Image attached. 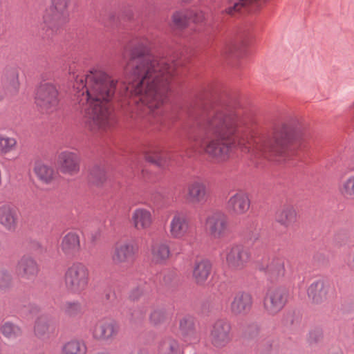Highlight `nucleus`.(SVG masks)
I'll return each instance as SVG.
<instances>
[{
    "instance_id": "obj_34",
    "label": "nucleus",
    "mask_w": 354,
    "mask_h": 354,
    "mask_svg": "<svg viewBox=\"0 0 354 354\" xmlns=\"http://www.w3.org/2000/svg\"><path fill=\"white\" fill-rule=\"evenodd\" d=\"M171 21L174 26L184 28L189 21L188 10L175 11L171 15Z\"/></svg>"
},
{
    "instance_id": "obj_9",
    "label": "nucleus",
    "mask_w": 354,
    "mask_h": 354,
    "mask_svg": "<svg viewBox=\"0 0 354 354\" xmlns=\"http://www.w3.org/2000/svg\"><path fill=\"white\" fill-rule=\"evenodd\" d=\"M287 301L286 292L280 288H269L264 297L263 308L270 315L279 313L285 306Z\"/></svg>"
},
{
    "instance_id": "obj_17",
    "label": "nucleus",
    "mask_w": 354,
    "mask_h": 354,
    "mask_svg": "<svg viewBox=\"0 0 354 354\" xmlns=\"http://www.w3.org/2000/svg\"><path fill=\"white\" fill-rule=\"evenodd\" d=\"M206 196V185L203 181L196 180L187 185L184 198L188 203L198 204L205 201Z\"/></svg>"
},
{
    "instance_id": "obj_38",
    "label": "nucleus",
    "mask_w": 354,
    "mask_h": 354,
    "mask_svg": "<svg viewBox=\"0 0 354 354\" xmlns=\"http://www.w3.org/2000/svg\"><path fill=\"white\" fill-rule=\"evenodd\" d=\"M167 319V313L165 310L162 308L153 309L150 315V322L154 326H158L164 324Z\"/></svg>"
},
{
    "instance_id": "obj_39",
    "label": "nucleus",
    "mask_w": 354,
    "mask_h": 354,
    "mask_svg": "<svg viewBox=\"0 0 354 354\" xmlns=\"http://www.w3.org/2000/svg\"><path fill=\"white\" fill-rule=\"evenodd\" d=\"M180 335L181 339L187 344H196L199 342L200 339L196 328L180 332Z\"/></svg>"
},
{
    "instance_id": "obj_10",
    "label": "nucleus",
    "mask_w": 354,
    "mask_h": 354,
    "mask_svg": "<svg viewBox=\"0 0 354 354\" xmlns=\"http://www.w3.org/2000/svg\"><path fill=\"white\" fill-rule=\"evenodd\" d=\"M248 250L242 245H232L225 250V261L229 268L239 270L243 269L250 260Z\"/></svg>"
},
{
    "instance_id": "obj_22",
    "label": "nucleus",
    "mask_w": 354,
    "mask_h": 354,
    "mask_svg": "<svg viewBox=\"0 0 354 354\" xmlns=\"http://www.w3.org/2000/svg\"><path fill=\"white\" fill-rule=\"evenodd\" d=\"M266 0H226L227 6L225 10L229 15H234L239 12L242 8H248L251 10H256L260 8Z\"/></svg>"
},
{
    "instance_id": "obj_31",
    "label": "nucleus",
    "mask_w": 354,
    "mask_h": 354,
    "mask_svg": "<svg viewBox=\"0 0 354 354\" xmlns=\"http://www.w3.org/2000/svg\"><path fill=\"white\" fill-rule=\"evenodd\" d=\"M158 354H180L178 341L172 338L163 340L159 346Z\"/></svg>"
},
{
    "instance_id": "obj_32",
    "label": "nucleus",
    "mask_w": 354,
    "mask_h": 354,
    "mask_svg": "<svg viewBox=\"0 0 354 354\" xmlns=\"http://www.w3.org/2000/svg\"><path fill=\"white\" fill-rule=\"evenodd\" d=\"M0 331L6 338L10 339H15L21 335V328L9 322H5L0 326Z\"/></svg>"
},
{
    "instance_id": "obj_6",
    "label": "nucleus",
    "mask_w": 354,
    "mask_h": 354,
    "mask_svg": "<svg viewBox=\"0 0 354 354\" xmlns=\"http://www.w3.org/2000/svg\"><path fill=\"white\" fill-rule=\"evenodd\" d=\"M35 101L43 113H51L57 110L59 100L56 86L52 83H43L37 88Z\"/></svg>"
},
{
    "instance_id": "obj_19",
    "label": "nucleus",
    "mask_w": 354,
    "mask_h": 354,
    "mask_svg": "<svg viewBox=\"0 0 354 354\" xmlns=\"http://www.w3.org/2000/svg\"><path fill=\"white\" fill-rule=\"evenodd\" d=\"M151 259L153 263L165 265L171 257L169 244L166 241L153 243L150 248Z\"/></svg>"
},
{
    "instance_id": "obj_20",
    "label": "nucleus",
    "mask_w": 354,
    "mask_h": 354,
    "mask_svg": "<svg viewBox=\"0 0 354 354\" xmlns=\"http://www.w3.org/2000/svg\"><path fill=\"white\" fill-rule=\"evenodd\" d=\"M131 222L138 231L149 230L153 223L152 212L145 208H137L132 212Z\"/></svg>"
},
{
    "instance_id": "obj_7",
    "label": "nucleus",
    "mask_w": 354,
    "mask_h": 354,
    "mask_svg": "<svg viewBox=\"0 0 354 354\" xmlns=\"http://www.w3.org/2000/svg\"><path fill=\"white\" fill-rule=\"evenodd\" d=\"M138 252V244L131 240H120L116 241L111 252V259L118 266L133 262Z\"/></svg>"
},
{
    "instance_id": "obj_2",
    "label": "nucleus",
    "mask_w": 354,
    "mask_h": 354,
    "mask_svg": "<svg viewBox=\"0 0 354 354\" xmlns=\"http://www.w3.org/2000/svg\"><path fill=\"white\" fill-rule=\"evenodd\" d=\"M73 88L82 105L84 122L91 129H106L113 125L109 103L115 89L113 79L102 70L92 69L86 75L76 77Z\"/></svg>"
},
{
    "instance_id": "obj_43",
    "label": "nucleus",
    "mask_w": 354,
    "mask_h": 354,
    "mask_svg": "<svg viewBox=\"0 0 354 354\" xmlns=\"http://www.w3.org/2000/svg\"><path fill=\"white\" fill-rule=\"evenodd\" d=\"M81 308V304L77 301L66 302L64 306L65 313L71 316L80 313Z\"/></svg>"
},
{
    "instance_id": "obj_41",
    "label": "nucleus",
    "mask_w": 354,
    "mask_h": 354,
    "mask_svg": "<svg viewBox=\"0 0 354 354\" xmlns=\"http://www.w3.org/2000/svg\"><path fill=\"white\" fill-rule=\"evenodd\" d=\"M11 274L6 269L0 268V289L6 290L12 286Z\"/></svg>"
},
{
    "instance_id": "obj_44",
    "label": "nucleus",
    "mask_w": 354,
    "mask_h": 354,
    "mask_svg": "<svg viewBox=\"0 0 354 354\" xmlns=\"http://www.w3.org/2000/svg\"><path fill=\"white\" fill-rule=\"evenodd\" d=\"M236 50V44L230 41H226L221 48V53L223 56L232 55Z\"/></svg>"
},
{
    "instance_id": "obj_37",
    "label": "nucleus",
    "mask_w": 354,
    "mask_h": 354,
    "mask_svg": "<svg viewBox=\"0 0 354 354\" xmlns=\"http://www.w3.org/2000/svg\"><path fill=\"white\" fill-rule=\"evenodd\" d=\"M339 191L346 198H354V174L342 183Z\"/></svg>"
},
{
    "instance_id": "obj_26",
    "label": "nucleus",
    "mask_w": 354,
    "mask_h": 354,
    "mask_svg": "<svg viewBox=\"0 0 354 354\" xmlns=\"http://www.w3.org/2000/svg\"><path fill=\"white\" fill-rule=\"evenodd\" d=\"M297 218V211L291 205H283L276 214L277 222L286 227L293 225Z\"/></svg>"
},
{
    "instance_id": "obj_29",
    "label": "nucleus",
    "mask_w": 354,
    "mask_h": 354,
    "mask_svg": "<svg viewBox=\"0 0 354 354\" xmlns=\"http://www.w3.org/2000/svg\"><path fill=\"white\" fill-rule=\"evenodd\" d=\"M34 172L39 180L46 184L51 183L55 177L54 169L41 162L35 164Z\"/></svg>"
},
{
    "instance_id": "obj_1",
    "label": "nucleus",
    "mask_w": 354,
    "mask_h": 354,
    "mask_svg": "<svg viewBox=\"0 0 354 354\" xmlns=\"http://www.w3.org/2000/svg\"><path fill=\"white\" fill-rule=\"evenodd\" d=\"M151 41L146 37L133 41L131 60L125 71L133 80L123 84L120 93L133 103L140 102L150 111L158 110L167 101V85L175 74L176 64L167 57L149 55Z\"/></svg>"
},
{
    "instance_id": "obj_25",
    "label": "nucleus",
    "mask_w": 354,
    "mask_h": 354,
    "mask_svg": "<svg viewBox=\"0 0 354 354\" xmlns=\"http://www.w3.org/2000/svg\"><path fill=\"white\" fill-rule=\"evenodd\" d=\"M17 272L22 277L30 278L38 273L39 267L33 258L29 256H24L18 261Z\"/></svg>"
},
{
    "instance_id": "obj_27",
    "label": "nucleus",
    "mask_w": 354,
    "mask_h": 354,
    "mask_svg": "<svg viewBox=\"0 0 354 354\" xmlns=\"http://www.w3.org/2000/svg\"><path fill=\"white\" fill-rule=\"evenodd\" d=\"M212 265L207 260H200L195 263L192 277L194 281L198 284H203L207 279L210 272Z\"/></svg>"
},
{
    "instance_id": "obj_21",
    "label": "nucleus",
    "mask_w": 354,
    "mask_h": 354,
    "mask_svg": "<svg viewBox=\"0 0 354 354\" xmlns=\"http://www.w3.org/2000/svg\"><path fill=\"white\" fill-rule=\"evenodd\" d=\"M329 288L322 281L312 283L307 289L308 299L315 304H320L327 300Z\"/></svg>"
},
{
    "instance_id": "obj_15",
    "label": "nucleus",
    "mask_w": 354,
    "mask_h": 354,
    "mask_svg": "<svg viewBox=\"0 0 354 354\" xmlns=\"http://www.w3.org/2000/svg\"><path fill=\"white\" fill-rule=\"evenodd\" d=\"M189 228V221L187 216L182 212H176L169 224V236L174 239H183L187 235Z\"/></svg>"
},
{
    "instance_id": "obj_12",
    "label": "nucleus",
    "mask_w": 354,
    "mask_h": 354,
    "mask_svg": "<svg viewBox=\"0 0 354 354\" xmlns=\"http://www.w3.org/2000/svg\"><path fill=\"white\" fill-rule=\"evenodd\" d=\"M231 326L224 319L216 321L212 326L209 333V341L217 348L226 346L231 339Z\"/></svg>"
},
{
    "instance_id": "obj_40",
    "label": "nucleus",
    "mask_w": 354,
    "mask_h": 354,
    "mask_svg": "<svg viewBox=\"0 0 354 354\" xmlns=\"http://www.w3.org/2000/svg\"><path fill=\"white\" fill-rule=\"evenodd\" d=\"M189 19L192 20L194 24H201L205 21V15L203 11L196 9L190 8L188 9Z\"/></svg>"
},
{
    "instance_id": "obj_28",
    "label": "nucleus",
    "mask_w": 354,
    "mask_h": 354,
    "mask_svg": "<svg viewBox=\"0 0 354 354\" xmlns=\"http://www.w3.org/2000/svg\"><path fill=\"white\" fill-rule=\"evenodd\" d=\"M87 346L82 339H73L66 342L62 347L61 354H86Z\"/></svg>"
},
{
    "instance_id": "obj_14",
    "label": "nucleus",
    "mask_w": 354,
    "mask_h": 354,
    "mask_svg": "<svg viewBox=\"0 0 354 354\" xmlns=\"http://www.w3.org/2000/svg\"><path fill=\"white\" fill-rule=\"evenodd\" d=\"M80 157L78 153L71 151H62L57 157V166L65 174L75 175L80 171Z\"/></svg>"
},
{
    "instance_id": "obj_24",
    "label": "nucleus",
    "mask_w": 354,
    "mask_h": 354,
    "mask_svg": "<svg viewBox=\"0 0 354 354\" xmlns=\"http://www.w3.org/2000/svg\"><path fill=\"white\" fill-rule=\"evenodd\" d=\"M59 248L66 256H73L80 250V239L77 233L70 232L62 239Z\"/></svg>"
},
{
    "instance_id": "obj_3",
    "label": "nucleus",
    "mask_w": 354,
    "mask_h": 354,
    "mask_svg": "<svg viewBox=\"0 0 354 354\" xmlns=\"http://www.w3.org/2000/svg\"><path fill=\"white\" fill-rule=\"evenodd\" d=\"M242 123L241 119L232 111L221 110L214 113L203 127L207 138L203 145L204 153L218 162L227 160L235 146L234 136Z\"/></svg>"
},
{
    "instance_id": "obj_35",
    "label": "nucleus",
    "mask_w": 354,
    "mask_h": 354,
    "mask_svg": "<svg viewBox=\"0 0 354 354\" xmlns=\"http://www.w3.org/2000/svg\"><path fill=\"white\" fill-rule=\"evenodd\" d=\"M145 159L149 162L158 166H163L167 162L166 153L159 149H152L147 152Z\"/></svg>"
},
{
    "instance_id": "obj_33",
    "label": "nucleus",
    "mask_w": 354,
    "mask_h": 354,
    "mask_svg": "<svg viewBox=\"0 0 354 354\" xmlns=\"http://www.w3.org/2000/svg\"><path fill=\"white\" fill-rule=\"evenodd\" d=\"M17 146V140L13 137L0 134V153L6 155L15 151Z\"/></svg>"
},
{
    "instance_id": "obj_30",
    "label": "nucleus",
    "mask_w": 354,
    "mask_h": 354,
    "mask_svg": "<svg viewBox=\"0 0 354 354\" xmlns=\"http://www.w3.org/2000/svg\"><path fill=\"white\" fill-rule=\"evenodd\" d=\"M50 323L46 316H41L37 319L34 326V332L37 337L44 338L50 333Z\"/></svg>"
},
{
    "instance_id": "obj_36",
    "label": "nucleus",
    "mask_w": 354,
    "mask_h": 354,
    "mask_svg": "<svg viewBox=\"0 0 354 354\" xmlns=\"http://www.w3.org/2000/svg\"><path fill=\"white\" fill-rule=\"evenodd\" d=\"M268 274L271 278L278 279L285 274V267L283 261L277 259L273 261L268 268Z\"/></svg>"
},
{
    "instance_id": "obj_16",
    "label": "nucleus",
    "mask_w": 354,
    "mask_h": 354,
    "mask_svg": "<svg viewBox=\"0 0 354 354\" xmlns=\"http://www.w3.org/2000/svg\"><path fill=\"white\" fill-rule=\"evenodd\" d=\"M19 224L18 210L12 203L0 205V225L10 232H14Z\"/></svg>"
},
{
    "instance_id": "obj_18",
    "label": "nucleus",
    "mask_w": 354,
    "mask_h": 354,
    "mask_svg": "<svg viewBox=\"0 0 354 354\" xmlns=\"http://www.w3.org/2000/svg\"><path fill=\"white\" fill-rule=\"evenodd\" d=\"M250 201L248 194L243 192H238L230 197L227 203V208L230 213L241 216L245 214L250 209Z\"/></svg>"
},
{
    "instance_id": "obj_23",
    "label": "nucleus",
    "mask_w": 354,
    "mask_h": 354,
    "mask_svg": "<svg viewBox=\"0 0 354 354\" xmlns=\"http://www.w3.org/2000/svg\"><path fill=\"white\" fill-rule=\"evenodd\" d=\"M252 305V295L248 292L237 293L230 305V310L234 315H244L250 311Z\"/></svg>"
},
{
    "instance_id": "obj_8",
    "label": "nucleus",
    "mask_w": 354,
    "mask_h": 354,
    "mask_svg": "<svg viewBox=\"0 0 354 354\" xmlns=\"http://www.w3.org/2000/svg\"><path fill=\"white\" fill-rule=\"evenodd\" d=\"M206 229L214 239H222L230 232L229 218L226 214L216 211L209 214L205 222Z\"/></svg>"
},
{
    "instance_id": "obj_11",
    "label": "nucleus",
    "mask_w": 354,
    "mask_h": 354,
    "mask_svg": "<svg viewBox=\"0 0 354 354\" xmlns=\"http://www.w3.org/2000/svg\"><path fill=\"white\" fill-rule=\"evenodd\" d=\"M118 331L119 326L115 322L101 319L93 326L91 335L96 341L111 342L118 335Z\"/></svg>"
},
{
    "instance_id": "obj_42",
    "label": "nucleus",
    "mask_w": 354,
    "mask_h": 354,
    "mask_svg": "<svg viewBox=\"0 0 354 354\" xmlns=\"http://www.w3.org/2000/svg\"><path fill=\"white\" fill-rule=\"evenodd\" d=\"M195 328L194 319L191 315H185L179 320V333Z\"/></svg>"
},
{
    "instance_id": "obj_13",
    "label": "nucleus",
    "mask_w": 354,
    "mask_h": 354,
    "mask_svg": "<svg viewBox=\"0 0 354 354\" xmlns=\"http://www.w3.org/2000/svg\"><path fill=\"white\" fill-rule=\"evenodd\" d=\"M71 0H51L50 8L46 11L43 19L48 24L65 21L68 17Z\"/></svg>"
},
{
    "instance_id": "obj_4",
    "label": "nucleus",
    "mask_w": 354,
    "mask_h": 354,
    "mask_svg": "<svg viewBox=\"0 0 354 354\" xmlns=\"http://www.w3.org/2000/svg\"><path fill=\"white\" fill-rule=\"evenodd\" d=\"M290 139V131L283 125L274 136L273 140L253 133L243 135L238 140V147L245 153L256 156H267L270 153H282Z\"/></svg>"
},
{
    "instance_id": "obj_5",
    "label": "nucleus",
    "mask_w": 354,
    "mask_h": 354,
    "mask_svg": "<svg viewBox=\"0 0 354 354\" xmlns=\"http://www.w3.org/2000/svg\"><path fill=\"white\" fill-rule=\"evenodd\" d=\"M89 270L86 265L75 262L70 265L64 274L66 288L72 293L80 294L88 287Z\"/></svg>"
}]
</instances>
